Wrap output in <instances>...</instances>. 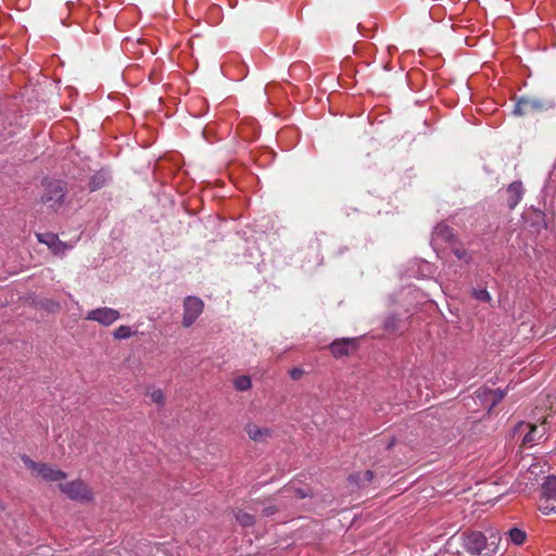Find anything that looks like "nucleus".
<instances>
[{"label": "nucleus", "instance_id": "9d476101", "mask_svg": "<svg viewBox=\"0 0 556 556\" xmlns=\"http://www.w3.org/2000/svg\"><path fill=\"white\" fill-rule=\"evenodd\" d=\"M244 430L252 441L258 443H265L273 437V430L270 428L260 427L253 422L247 424Z\"/></svg>", "mask_w": 556, "mask_h": 556}, {"label": "nucleus", "instance_id": "412c9836", "mask_svg": "<svg viewBox=\"0 0 556 556\" xmlns=\"http://www.w3.org/2000/svg\"><path fill=\"white\" fill-rule=\"evenodd\" d=\"M147 394L150 396L151 401L159 406H163L165 403V394L161 389H154L147 391Z\"/></svg>", "mask_w": 556, "mask_h": 556}, {"label": "nucleus", "instance_id": "f8f14e48", "mask_svg": "<svg viewBox=\"0 0 556 556\" xmlns=\"http://www.w3.org/2000/svg\"><path fill=\"white\" fill-rule=\"evenodd\" d=\"M507 205L509 210H514L523 197V187L521 181L511 182L507 189Z\"/></svg>", "mask_w": 556, "mask_h": 556}, {"label": "nucleus", "instance_id": "39448f33", "mask_svg": "<svg viewBox=\"0 0 556 556\" xmlns=\"http://www.w3.org/2000/svg\"><path fill=\"white\" fill-rule=\"evenodd\" d=\"M539 509L545 514L556 513V477L548 476L542 484Z\"/></svg>", "mask_w": 556, "mask_h": 556}, {"label": "nucleus", "instance_id": "5701e85b", "mask_svg": "<svg viewBox=\"0 0 556 556\" xmlns=\"http://www.w3.org/2000/svg\"><path fill=\"white\" fill-rule=\"evenodd\" d=\"M233 384L238 391H247L252 387L251 379L248 376H240L236 378Z\"/></svg>", "mask_w": 556, "mask_h": 556}, {"label": "nucleus", "instance_id": "1a4fd4ad", "mask_svg": "<svg viewBox=\"0 0 556 556\" xmlns=\"http://www.w3.org/2000/svg\"><path fill=\"white\" fill-rule=\"evenodd\" d=\"M39 242L45 243L55 255H63L72 245L61 241L55 233L45 232L36 235Z\"/></svg>", "mask_w": 556, "mask_h": 556}, {"label": "nucleus", "instance_id": "2eb2a0df", "mask_svg": "<svg viewBox=\"0 0 556 556\" xmlns=\"http://www.w3.org/2000/svg\"><path fill=\"white\" fill-rule=\"evenodd\" d=\"M280 493L283 497L290 500H301L311 496V490L308 488L302 489L291 484L283 486Z\"/></svg>", "mask_w": 556, "mask_h": 556}, {"label": "nucleus", "instance_id": "bb28decb", "mask_svg": "<svg viewBox=\"0 0 556 556\" xmlns=\"http://www.w3.org/2000/svg\"><path fill=\"white\" fill-rule=\"evenodd\" d=\"M303 374V370L300 369V368H293L290 370V377L293 379V380H298Z\"/></svg>", "mask_w": 556, "mask_h": 556}, {"label": "nucleus", "instance_id": "b1692460", "mask_svg": "<svg viewBox=\"0 0 556 556\" xmlns=\"http://www.w3.org/2000/svg\"><path fill=\"white\" fill-rule=\"evenodd\" d=\"M471 295L476 300L481 301V302H485V303H489L492 300L491 294L489 293V291L486 289H476V288H473L471 290Z\"/></svg>", "mask_w": 556, "mask_h": 556}, {"label": "nucleus", "instance_id": "423d86ee", "mask_svg": "<svg viewBox=\"0 0 556 556\" xmlns=\"http://www.w3.org/2000/svg\"><path fill=\"white\" fill-rule=\"evenodd\" d=\"M348 488L352 492L366 490L370 486L378 488L379 486V480L378 475L374 470H365L363 472H354L351 473L348 479Z\"/></svg>", "mask_w": 556, "mask_h": 556}, {"label": "nucleus", "instance_id": "ddd939ff", "mask_svg": "<svg viewBox=\"0 0 556 556\" xmlns=\"http://www.w3.org/2000/svg\"><path fill=\"white\" fill-rule=\"evenodd\" d=\"M542 108L543 105L538 100L523 98L516 103L514 113L517 115H526Z\"/></svg>", "mask_w": 556, "mask_h": 556}, {"label": "nucleus", "instance_id": "f257e3e1", "mask_svg": "<svg viewBox=\"0 0 556 556\" xmlns=\"http://www.w3.org/2000/svg\"><path fill=\"white\" fill-rule=\"evenodd\" d=\"M501 538L498 532H491L486 536L481 531H465L460 534L463 552L468 556H494L497 553Z\"/></svg>", "mask_w": 556, "mask_h": 556}, {"label": "nucleus", "instance_id": "0eeeda50", "mask_svg": "<svg viewBox=\"0 0 556 556\" xmlns=\"http://www.w3.org/2000/svg\"><path fill=\"white\" fill-rule=\"evenodd\" d=\"M204 309L203 301L198 296L189 295L184 301L182 326L189 328L194 324Z\"/></svg>", "mask_w": 556, "mask_h": 556}, {"label": "nucleus", "instance_id": "7ed1b4c3", "mask_svg": "<svg viewBox=\"0 0 556 556\" xmlns=\"http://www.w3.org/2000/svg\"><path fill=\"white\" fill-rule=\"evenodd\" d=\"M22 462L31 471L35 477H40L47 482H60L67 478V473L46 463H37L29 456L23 455Z\"/></svg>", "mask_w": 556, "mask_h": 556}, {"label": "nucleus", "instance_id": "393cba45", "mask_svg": "<svg viewBox=\"0 0 556 556\" xmlns=\"http://www.w3.org/2000/svg\"><path fill=\"white\" fill-rule=\"evenodd\" d=\"M453 253L458 260H467L468 253L463 248H455Z\"/></svg>", "mask_w": 556, "mask_h": 556}, {"label": "nucleus", "instance_id": "f3484780", "mask_svg": "<svg viewBox=\"0 0 556 556\" xmlns=\"http://www.w3.org/2000/svg\"><path fill=\"white\" fill-rule=\"evenodd\" d=\"M108 181V176L104 172L96 173L89 180V189L96 191L102 188Z\"/></svg>", "mask_w": 556, "mask_h": 556}, {"label": "nucleus", "instance_id": "a211bd4d", "mask_svg": "<svg viewBox=\"0 0 556 556\" xmlns=\"http://www.w3.org/2000/svg\"><path fill=\"white\" fill-rule=\"evenodd\" d=\"M543 431H539V428L534 425L530 426L529 432L523 437L522 444L525 446L533 445L540 438L543 437Z\"/></svg>", "mask_w": 556, "mask_h": 556}, {"label": "nucleus", "instance_id": "a878e982", "mask_svg": "<svg viewBox=\"0 0 556 556\" xmlns=\"http://www.w3.org/2000/svg\"><path fill=\"white\" fill-rule=\"evenodd\" d=\"M278 511V508L276 506H268L263 509V515L268 517L273 516Z\"/></svg>", "mask_w": 556, "mask_h": 556}, {"label": "nucleus", "instance_id": "4be33fe9", "mask_svg": "<svg viewBox=\"0 0 556 556\" xmlns=\"http://www.w3.org/2000/svg\"><path fill=\"white\" fill-rule=\"evenodd\" d=\"M134 333L135 332L131 331L130 327L122 325L114 330L113 337L116 340H124L130 338Z\"/></svg>", "mask_w": 556, "mask_h": 556}, {"label": "nucleus", "instance_id": "6ab92c4d", "mask_svg": "<svg viewBox=\"0 0 556 556\" xmlns=\"http://www.w3.org/2000/svg\"><path fill=\"white\" fill-rule=\"evenodd\" d=\"M235 518L242 527H252L255 523L254 516L242 509L235 510Z\"/></svg>", "mask_w": 556, "mask_h": 556}, {"label": "nucleus", "instance_id": "f03ea898", "mask_svg": "<svg viewBox=\"0 0 556 556\" xmlns=\"http://www.w3.org/2000/svg\"><path fill=\"white\" fill-rule=\"evenodd\" d=\"M42 187L41 203L53 211H58L65 201L67 184L59 179H45Z\"/></svg>", "mask_w": 556, "mask_h": 556}, {"label": "nucleus", "instance_id": "9b49d317", "mask_svg": "<svg viewBox=\"0 0 556 556\" xmlns=\"http://www.w3.org/2000/svg\"><path fill=\"white\" fill-rule=\"evenodd\" d=\"M457 240L454 229L447 224L440 223L435 226L432 233V241H442L445 243L454 244Z\"/></svg>", "mask_w": 556, "mask_h": 556}, {"label": "nucleus", "instance_id": "aec40b11", "mask_svg": "<svg viewBox=\"0 0 556 556\" xmlns=\"http://www.w3.org/2000/svg\"><path fill=\"white\" fill-rule=\"evenodd\" d=\"M508 538L509 540L516 544V545H521L525 543L526 541V538H527V534L523 530L519 529V528H513L510 529L508 532Z\"/></svg>", "mask_w": 556, "mask_h": 556}, {"label": "nucleus", "instance_id": "dca6fc26", "mask_svg": "<svg viewBox=\"0 0 556 556\" xmlns=\"http://www.w3.org/2000/svg\"><path fill=\"white\" fill-rule=\"evenodd\" d=\"M505 391L501 389L485 390L483 392L484 399L486 402H491L489 410H491L495 405H497L505 397Z\"/></svg>", "mask_w": 556, "mask_h": 556}, {"label": "nucleus", "instance_id": "6e6552de", "mask_svg": "<svg viewBox=\"0 0 556 556\" xmlns=\"http://www.w3.org/2000/svg\"><path fill=\"white\" fill-rule=\"evenodd\" d=\"M119 317L121 314L117 309L104 306L88 312L86 320L97 321L98 324L108 327L118 320Z\"/></svg>", "mask_w": 556, "mask_h": 556}, {"label": "nucleus", "instance_id": "4468645a", "mask_svg": "<svg viewBox=\"0 0 556 556\" xmlns=\"http://www.w3.org/2000/svg\"><path fill=\"white\" fill-rule=\"evenodd\" d=\"M355 345L353 339H340L330 344V352L336 357H342L349 354L351 348Z\"/></svg>", "mask_w": 556, "mask_h": 556}, {"label": "nucleus", "instance_id": "20e7f679", "mask_svg": "<svg viewBox=\"0 0 556 556\" xmlns=\"http://www.w3.org/2000/svg\"><path fill=\"white\" fill-rule=\"evenodd\" d=\"M59 489L72 501L89 503L94 500L92 489L88 483L80 479L66 483H60Z\"/></svg>", "mask_w": 556, "mask_h": 556}]
</instances>
